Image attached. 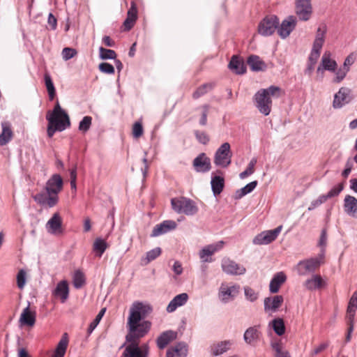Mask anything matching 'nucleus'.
Instances as JSON below:
<instances>
[{
  "label": "nucleus",
  "instance_id": "obj_1",
  "mask_svg": "<svg viewBox=\"0 0 357 357\" xmlns=\"http://www.w3.org/2000/svg\"><path fill=\"white\" fill-rule=\"evenodd\" d=\"M153 307L149 304L142 302H135L130 309V315L128 318L127 327L128 329V340L132 337H144L150 331L151 323L144 320L152 312Z\"/></svg>",
  "mask_w": 357,
  "mask_h": 357
},
{
  "label": "nucleus",
  "instance_id": "obj_2",
  "mask_svg": "<svg viewBox=\"0 0 357 357\" xmlns=\"http://www.w3.org/2000/svg\"><path fill=\"white\" fill-rule=\"evenodd\" d=\"M63 183V179L59 174L52 175L46 183V193H38L33 196V199L40 206L54 207L59 202L58 194L62 190Z\"/></svg>",
  "mask_w": 357,
  "mask_h": 357
},
{
  "label": "nucleus",
  "instance_id": "obj_3",
  "mask_svg": "<svg viewBox=\"0 0 357 357\" xmlns=\"http://www.w3.org/2000/svg\"><path fill=\"white\" fill-rule=\"evenodd\" d=\"M281 95L279 86H271L267 89L259 90L254 96L255 106L262 114L268 116L271 111V97L278 98Z\"/></svg>",
  "mask_w": 357,
  "mask_h": 357
},
{
  "label": "nucleus",
  "instance_id": "obj_4",
  "mask_svg": "<svg viewBox=\"0 0 357 357\" xmlns=\"http://www.w3.org/2000/svg\"><path fill=\"white\" fill-rule=\"evenodd\" d=\"M128 333L126 335V341L128 344L126 347L121 357H148L149 346L147 344L139 346V340L143 337L134 335L131 340H128Z\"/></svg>",
  "mask_w": 357,
  "mask_h": 357
},
{
  "label": "nucleus",
  "instance_id": "obj_5",
  "mask_svg": "<svg viewBox=\"0 0 357 357\" xmlns=\"http://www.w3.org/2000/svg\"><path fill=\"white\" fill-rule=\"evenodd\" d=\"M325 251L326 250L321 249L317 257L300 261L297 264L298 273L305 275L307 273H314L324 263Z\"/></svg>",
  "mask_w": 357,
  "mask_h": 357
},
{
  "label": "nucleus",
  "instance_id": "obj_6",
  "mask_svg": "<svg viewBox=\"0 0 357 357\" xmlns=\"http://www.w3.org/2000/svg\"><path fill=\"white\" fill-rule=\"evenodd\" d=\"M172 209L177 213H184L186 215H194L198 211L195 202L187 197H180L171 199Z\"/></svg>",
  "mask_w": 357,
  "mask_h": 357
},
{
  "label": "nucleus",
  "instance_id": "obj_7",
  "mask_svg": "<svg viewBox=\"0 0 357 357\" xmlns=\"http://www.w3.org/2000/svg\"><path fill=\"white\" fill-rule=\"evenodd\" d=\"M232 153L228 142L223 143L215 151L214 164L223 168L227 167L231 162Z\"/></svg>",
  "mask_w": 357,
  "mask_h": 357
},
{
  "label": "nucleus",
  "instance_id": "obj_8",
  "mask_svg": "<svg viewBox=\"0 0 357 357\" xmlns=\"http://www.w3.org/2000/svg\"><path fill=\"white\" fill-rule=\"evenodd\" d=\"M280 24L279 19L276 15L265 17L259 24L258 32L264 36H271Z\"/></svg>",
  "mask_w": 357,
  "mask_h": 357
},
{
  "label": "nucleus",
  "instance_id": "obj_9",
  "mask_svg": "<svg viewBox=\"0 0 357 357\" xmlns=\"http://www.w3.org/2000/svg\"><path fill=\"white\" fill-rule=\"evenodd\" d=\"M295 13L300 20H309L312 13L311 0H295Z\"/></svg>",
  "mask_w": 357,
  "mask_h": 357
},
{
  "label": "nucleus",
  "instance_id": "obj_10",
  "mask_svg": "<svg viewBox=\"0 0 357 357\" xmlns=\"http://www.w3.org/2000/svg\"><path fill=\"white\" fill-rule=\"evenodd\" d=\"M282 226H278L274 229L264 231L257 234L252 240L255 245H268L274 241L280 234Z\"/></svg>",
  "mask_w": 357,
  "mask_h": 357
},
{
  "label": "nucleus",
  "instance_id": "obj_11",
  "mask_svg": "<svg viewBox=\"0 0 357 357\" xmlns=\"http://www.w3.org/2000/svg\"><path fill=\"white\" fill-rule=\"evenodd\" d=\"M351 90L347 87H341L334 95L333 107L340 109L351 100Z\"/></svg>",
  "mask_w": 357,
  "mask_h": 357
},
{
  "label": "nucleus",
  "instance_id": "obj_12",
  "mask_svg": "<svg viewBox=\"0 0 357 357\" xmlns=\"http://www.w3.org/2000/svg\"><path fill=\"white\" fill-rule=\"evenodd\" d=\"M222 271L227 275H243L246 269L243 266L237 264L229 258H224L221 262Z\"/></svg>",
  "mask_w": 357,
  "mask_h": 357
},
{
  "label": "nucleus",
  "instance_id": "obj_13",
  "mask_svg": "<svg viewBox=\"0 0 357 357\" xmlns=\"http://www.w3.org/2000/svg\"><path fill=\"white\" fill-rule=\"evenodd\" d=\"M296 23L297 18L296 16L289 15L286 17L277 28L278 33L280 38L283 39L287 38L295 29Z\"/></svg>",
  "mask_w": 357,
  "mask_h": 357
},
{
  "label": "nucleus",
  "instance_id": "obj_14",
  "mask_svg": "<svg viewBox=\"0 0 357 357\" xmlns=\"http://www.w3.org/2000/svg\"><path fill=\"white\" fill-rule=\"evenodd\" d=\"M238 289L239 286L238 285L228 286L225 283H222L219 289V298L222 302L228 303L230 300L234 298L238 293Z\"/></svg>",
  "mask_w": 357,
  "mask_h": 357
},
{
  "label": "nucleus",
  "instance_id": "obj_15",
  "mask_svg": "<svg viewBox=\"0 0 357 357\" xmlns=\"http://www.w3.org/2000/svg\"><path fill=\"white\" fill-rule=\"evenodd\" d=\"M197 172L206 173L211 169V159L204 153L199 154L192 162Z\"/></svg>",
  "mask_w": 357,
  "mask_h": 357
},
{
  "label": "nucleus",
  "instance_id": "obj_16",
  "mask_svg": "<svg viewBox=\"0 0 357 357\" xmlns=\"http://www.w3.org/2000/svg\"><path fill=\"white\" fill-rule=\"evenodd\" d=\"M284 302V298L281 295L269 296L264 298V311L269 314L276 312Z\"/></svg>",
  "mask_w": 357,
  "mask_h": 357
},
{
  "label": "nucleus",
  "instance_id": "obj_17",
  "mask_svg": "<svg viewBox=\"0 0 357 357\" xmlns=\"http://www.w3.org/2000/svg\"><path fill=\"white\" fill-rule=\"evenodd\" d=\"M224 244L225 242L223 241H220L215 243L205 246L199 251V255L200 259L204 262L211 261V259L208 257L220 251L223 248Z\"/></svg>",
  "mask_w": 357,
  "mask_h": 357
},
{
  "label": "nucleus",
  "instance_id": "obj_18",
  "mask_svg": "<svg viewBox=\"0 0 357 357\" xmlns=\"http://www.w3.org/2000/svg\"><path fill=\"white\" fill-rule=\"evenodd\" d=\"M177 224L174 220H164L156 225L152 230L151 237H156L165 234L176 228Z\"/></svg>",
  "mask_w": 357,
  "mask_h": 357
},
{
  "label": "nucleus",
  "instance_id": "obj_19",
  "mask_svg": "<svg viewBox=\"0 0 357 357\" xmlns=\"http://www.w3.org/2000/svg\"><path fill=\"white\" fill-rule=\"evenodd\" d=\"M46 119L48 121L47 132L49 137H52L56 131L61 132L70 126L67 125L65 121H59V119L47 117H46Z\"/></svg>",
  "mask_w": 357,
  "mask_h": 357
},
{
  "label": "nucleus",
  "instance_id": "obj_20",
  "mask_svg": "<svg viewBox=\"0 0 357 357\" xmlns=\"http://www.w3.org/2000/svg\"><path fill=\"white\" fill-rule=\"evenodd\" d=\"M36 313L34 310H31L30 308V303H28V305L25 307L20 317V323L22 326H33L36 323Z\"/></svg>",
  "mask_w": 357,
  "mask_h": 357
},
{
  "label": "nucleus",
  "instance_id": "obj_21",
  "mask_svg": "<svg viewBox=\"0 0 357 357\" xmlns=\"http://www.w3.org/2000/svg\"><path fill=\"white\" fill-rule=\"evenodd\" d=\"M177 337V333L172 330L162 332L157 338V347L160 349H165L172 341Z\"/></svg>",
  "mask_w": 357,
  "mask_h": 357
},
{
  "label": "nucleus",
  "instance_id": "obj_22",
  "mask_svg": "<svg viewBox=\"0 0 357 357\" xmlns=\"http://www.w3.org/2000/svg\"><path fill=\"white\" fill-rule=\"evenodd\" d=\"M46 117L53 118V119H59V121H65L67 125H70L68 114L61 107L58 100L56 102L52 112H48Z\"/></svg>",
  "mask_w": 357,
  "mask_h": 357
},
{
  "label": "nucleus",
  "instance_id": "obj_23",
  "mask_svg": "<svg viewBox=\"0 0 357 357\" xmlns=\"http://www.w3.org/2000/svg\"><path fill=\"white\" fill-rule=\"evenodd\" d=\"M344 210L349 216L357 218V199L351 195H346L344 199Z\"/></svg>",
  "mask_w": 357,
  "mask_h": 357
},
{
  "label": "nucleus",
  "instance_id": "obj_24",
  "mask_svg": "<svg viewBox=\"0 0 357 357\" xmlns=\"http://www.w3.org/2000/svg\"><path fill=\"white\" fill-rule=\"evenodd\" d=\"M228 67L237 75H243L246 72V66L243 60L236 55L232 56Z\"/></svg>",
  "mask_w": 357,
  "mask_h": 357
},
{
  "label": "nucleus",
  "instance_id": "obj_25",
  "mask_svg": "<svg viewBox=\"0 0 357 357\" xmlns=\"http://www.w3.org/2000/svg\"><path fill=\"white\" fill-rule=\"evenodd\" d=\"M53 296L59 298L61 303H65L69 296V287L66 280L59 282L52 292Z\"/></svg>",
  "mask_w": 357,
  "mask_h": 357
},
{
  "label": "nucleus",
  "instance_id": "obj_26",
  "mask_svg": "<svg viewBox=\"0 0 357 357\" xmlns=\"http://www.w3.org/2000/svg\"><path fill=\"white\" fill-rule=\"evenodd\" d=\"M261 332L259 330V326H255L249 327L244 333V341L250 345L256 343L260 337Z\"/></svg>",
  "mask_w": 357,
  "mask_h": 357
},
{
  "label": "nucleus",
  "instance_id": "obj_27",
  "mask_svg": "<svg viewBox=\"0 0 357 357\" xmlns=\"http://www.w3.org/2000/svg\"><path fill=\"white\" fill-rule=\"evenodd\" d=\"M188 348L185 342H178L167 351V357H186Z\"/></svg>",
  "mask_w": 357,
  "mask_h": 357
},
{
  "label": "nucleus",
  "instance_id": "obj_28",
  "mask_svg": "<svg viewBox=\"0 0 357 357\" xmlns=\"http://www.w3.org/2000/svg\"><path fill=\"white\" fill-rule=\"evenodd\" d=\"M137 18V8L135 3H131V6L128 11L127 17L123 22L124 30L130 31L134 26Z\"/></svg>",
  "mask_w": 357,
  "mask_h": 357
},
{
  "label": "nucleus",
  "instance_id": "obj_29",
  "mask_svg": "<svg viewBox=\"0 0 357 357\" xmlns=\"http://www.w3.org/2000/svg\"><path fill=\"white\" fill-rule=\"evenodd\" d=\"M287 277L283 272L275 274L269 284V291L272 294L278 292L280 286L286 281Z\"/></svg>",
  "mask_w": 357,
  "mask_h": 357
},
{
  "label": "nucleus",
  "instance_id": "obj_30",
  "mask_svg": "<svg viewBox=\"0 0 357 357\" xmlns=\"http://www.w3.org/2000/svg\"><path fill=\"white\" fill-rule=\"evenodd\" d=\"M188 296L186 293H182L176 295L169 303L167 307L168 312H174L177 307L183 305L188 301Z\"/></svg>",
  "mask_w": 357,
  "mask_h": 357
},
{
  "label": "nucleus",
  "instance_id": "obj_31",
  "mask_svg": "<svg viewBox=\"0 0 357 357\" xmlns=\"http://www.w3.org/2000/svg\"><path fill=\"white\" fill-rule=\"evenodd\" d=\"M2 132L0 134V145L7 144L12 139L13 133L11 129V125L8 121L1 123Z\"/></svg>",
  "mask_w": 357,
  "mask_h": 357
},
{
  "label": "nucleus",
  "instance_id": "obj_32",
  "mask_svg": "<svg viewBox=\"0 0 357 357\" xmlns=\"http://www.w3.org/2000/svg\"><path fill=\"white\" fill-rule=\"evenodd\" d=\"M326 285V282L319 275H312V276L307 279L304 284V286L308 290H315L320 289Z\"/></svg>",
  "mask_w": 357,
  "mask_h": 357
},
{
  "label": "nucleus",
  "instance_id": "obj_33",
  "mask_svg": "<svg viewBox=\"0 0 357 357\" xmlns=\"http://www.w3.org/2000/svg\"><path fill=\"white\" fill-rule=\"evenodd\" d=\"M247 63L252 71H263L266 68V64L257 55H250Z\"/></svg>",
  "mask_w": 357,
  "mask_h": 357
},
{
  "label": "nucleus",
  "instance_id": "obj_34",
  "mask_svg": "<svg viewBox=\"0 0 357 357\" xmlns=\"http://www.w3.org/2000/svg\"><path fill=\"white\" fill-rule=\"evenodd\" d=\"M330 52H325L321 58V66H319L317 71L326 70L331 72H335L337 68V63L335 60L330 58Z\"/></svg>",
  "mask_w": 357,
  "mask_h": 357
},
{
  "label": "nucleus",
  "instance_id": "obj_35",
  "mask_svg": "<svg viewBox=\"0 0 357 357\" xmlns=\"http://www.w3.org/2000/svg\"><path fill=\"white\" fill-rule=\"evenodd\" d=\"M231 346V342L229 340H225L217 344H213L211 346V354L215 356H220L227 351Z\"/></svg>",
  "mask_w": 357,
  "mask_h": 357
},
{
  "label": "nucleus",
  "instance_id": "obj_36",
  "mask_svg": "<svg viewBox=\"0 0 357 357\" xmlns=\"http://www.w3.org/2000/svg\"><path fill=\"white\" fill-rule=\"evenodd\" d=\"M327 32V26L326 24H321L317 28L315 38L312 46L322 48L325 42V36Z\"/></svg>",
  "mask_w": 357,
  "mask_h": 357
},
{
  "label": "nucleus",
  "instance_id": "obj_37",
  "mask_svg": "<svg viewBox=\"0 0 357 357\" xmlns=\"http://www.w3.org/2000/svg\"><path fill=\"white\" fill-rule=\"evenodd\" d=\"M61 219L59 216V213H54L52 217L48 220L46 225L47 229L52 234H56L58 231H60L61 228Z\"/></svg>",
  "mask_w": 357,
  "mask_h": 357
},
{
  "label": "nucleus",
  "instance_id": "obj_38",
  "mask_svg": "<svg viewBox=\"0 0 357 357\" xmlns=\"http://www.w3.org/2000/svg\"><path fill=\"white\" fill-rule=\"evenodd\" d=\"M68 344L67 333H64L59 340L52 357H64Z\"/></svg>",
  "mask_w": 357,
  "mask_h": 357
},
{
  "label": "nucleus",
  "instance_id": "obj_39",
  "mask_svg": "<svg viewBox=\"0 0 357 357\" xmlns=\"http://www.w3.org/2000/svg\"><path fill=\"white\" fill-rule=\"evenodd\" d=\"M211 189L215 196L220 195L225 186V179L220 176H214L211 178Z\"/></svg>",
  "mask_w": 357,
  "mask_h": 357
},
{
  "label": "nucleus",
  "instance_id": "obj_40",
  "mask_svg": "<svg viewBox=\"0 0 357 357\" xmlns=\"http://www.w3.org/2000/svg\"><path fill=\"white\" fill-rule=\"evenodd\" d=\"M257 181H252V182L248 183L243 188L236 190V192L235 193V199H241L245 195L252 192L254 190V189L257 187Z\"/></svg>",
  "mask_w": 357,
  "mask_h": 357
},
{
  "label": "nucleus",
  "instance_id": "obj_41",
  "mask_svg": "<svg viewBox=\"0 0 357 357\" xmlns=\"http://www.w3.org/2000/svg\"><path fill=\"white\" fill-rule=\"evenodd\" d=\"M45 84L48 93L50 100H53L56 96V89L51 76L48 73L44 75Z\"/></svg>",
  "mask_w": 357,
  "mask_h": 357
},
{
  "label": "nucleus",
  "instance_id": "obj_42",
  "mask_svg": "<svg viewBox=\"0 0 357 357\" xmlns=\"http://www.w3.org/2000/svg\"><path fill=\"white\" fill-rule=\"evenodd\" d=\"M270 324L272 325L274 332L278 335L281 336L285 333V325L282 319H274L271 322H270Z\"/></svg>",
  "mask_w": 357,
  "mask_h": 357
},
{
  "label": "nucleus",
  "instance_id": "obj_43",
  "mask_svg": "<svg viewBox=\"0 0 357 357\" xmlns=\"http://www.w3.org/2000/svg\"><path fill=\"white\" fill-rule=\"evenodd\" d=\"M73 281L75 288L80 289L86 281L84 273L79 270L75 271L73 277Z\"/></svg>",
  "mask_w": 357,
  "mask_h": 357
},
{
  "label": "nucleus",
  "instance_id": "obj_44",
  "mask_svg": "<svg viewBox=\"0 0 357 357\" xmlns=\"http://www.w3.org/2000/svg\"><path fill=\"white\" fill-rule=\"evenodd\" d=\"M161 252L162 250L160 248H153L146 252V257L142 259V261L144 262V264H147L159 257Z\"/></svg>",
  "mask_w": 357,
  "mask_h": 357
},
{
  "label": "nucleus",
  "instance_id": "obj_45",
  "mask_svg": "<svg viewBox=\"0 0 357 357\" xmlns=\"http://www.w3.org/2000/svg\"><path fill=\"white\" fill-rule=\"evenodd\" d=\"M107 248V243L102 238H96L93 243V250L98 252V256L101 257Z\"/></svg>",
  "mask_w": 357,
  "mask_h": 357
},
{
  "label": "nucleus",
  "instance_id": "obj_46",
  "mask_svg": "<svg viewBox=\"0 0 357 357\" xmlns=\"http://www.w3.org/2000/svg\"><path fill=\"white\" fill-rule=\"evenodd\" d=\"M99 56L102 60L115 59L116 57V53L113 50L106 49L100 47L99 48Z\"/></svg>",
  "mask_w": 357,
  "mask_h": 357
},
{
  "label": "nucleus",
  "instance_id": "obj_47",
  "mask_svg": "<svg viewBox=\"0 0 357 357\" xmlns=\"http://www.w3.org/2000/svg\"><path fill=\"white\" fill-rule=\"evenodd\" d=\"M271 347L275 352V357H291L287 351L282 349L280 342H273Z\"/></svg>",
  "mask_w": 357,
  "mask_h": 357
},
{
  "label": "nucleus",
  "instance_id": "obj_48",
  "mask_svg": "<svg viewBox=\"0 0 357 357\" xmlns=\"http://www.w3.org/2000/svg\"><path fill=\"white\" fill-rule=\"evenodd\" d=\"M212 84H204L199 87L197 89V90L193 93L192 97L194 99H197L200 98L201 96L206 94L208 90H211L212 89Z\"/></svg>",
  "mask_w": 357,
  "mask_h": 357
},
{
  "label": "nucleus",
  "instance_id": "obj_49",
  "mask_svg": "<svg viewBox=\"0 0 357 357\" xmlns=\"http://www.w3.org/2000/svg\"><path fill=\"white\" fill-rule=\"evenodd\" d=\"M193 132H194L196 139L200 144L206 145L209 142L210 137L206 132L200 131L199 130H195Z\"/></svg>",
  "mask_w": 357,
  "mask_h": 357
},
{
  "label": "nucleus",
  "instance_id": "obj_50",
  "mask_svg": "<svg viewBox=\"0 0 357 357\" xmlns=\"http://www.w3.org/2000/svg\"><path fill=\"white\" fill-rule=\"evenodd\" d=\"M92 118L89 116H85L79 122V130L83 132L88 131L91 126Z\"/></svg>",
  "mask_w": 357,
  "mask_h": 357
},
{
  "label": "nucleus",
  "instance_id": "obj_51",
  "mask_svg": "<svg viewBox=\"0 0 357 357\" xmlns=\"http://www.w3.org/2000/svg\"><path fill=\"white\" fill-rule=\"evenodd\" d=\"M244 293L246 299L250 302H255L258 298L259 296L257 292H256L253 289L248 286L244 287Z\"/></svg>",
  "mask_w": 357,
  "mask_h": 357
},
{
  "label": "nucleus",
  "instance_id": "obj_52",
  "mask_svg": "<svg viewBox=\"0 0 357 357\" xmlns=\"http://www.w3.org/2000/svg\"><path fill=\"white\" fill-rule=\"evenodd\" d=\"M321 50V47H317L315 46H312L310 54L308 58V62L312 63V64H316L318 59L320 56Z\"/></svg>",
  "mask_w": 357,
  "mask_h": 357
},
{
  "label": "nucleus",
  "instance_id": "obj_53",
  "mask_svg": "<svg viewBox=\"0 0 357 357\" xmlns=\"http://www.w3.org/2000/svg\"><path fill=\"white\" fill-rule=\"evenodd\" d=\"M349 70H347L345 68L341 67L336 71V76L333 79L334 83H340L347 76Z\"/></svg>",
  "mask_w": 357,
  "mask_h": 357
},
{
  "label": "nucleus",
  "instance_id": "obj_54",
  "mask_svg": "<svg viewBox=\"0 0 357 357\" xmlns=\"http://www.w3.org/2000/svg\"><path fill=\"white\" fill-rule=\"evenodd\" d=\"M98 69L104 73L106 74H114L115 72L114 66L106 62H103L99 64Z\"/></svg>",
  "mask_w": 357,
  "mask_h": 357
},
{
  "label": "nucleus",
  "instance_id": "obj_55",
  "mask_svg": "<svg viewBox=\"0 0 357 357\" xmlns=\"http://www.w3.org/2000/svg\"><path fill=\"white\" fill-rule=\"evenodd\" d=\"M77 51L70 47H65L62 50V57L65 61H68L75 56Z\"/></svg>",
  "mask_w": 357,
  "mask_h": 357
},
{
  "label": "nucleus",
  "instance_id": "obj_56",
  "mask_svg": "<svg viewBox=\"0 0 357 357\" xmlns=\"http://www.w3.org/2000/svg\"><path fill=\"white\" fill-rule=\"evenodd\" d=\"M26 282V273L24 270H20L17 275V284L19 289L24 288Z\"/></svg>",
  "mask_w": 357,
  "mask_h": 357
},
{
  "label": "nucleus",
  "instance_id": "obj_57",
  "mask_svg": "<svg viewBox=\"0 0 357 357\" xmlns=\"http://www.w3.org/2000/svg\"><path fill=\"white\" fill-rule=\"evenodd\" d=\"M344 189L343 183H339L337 185L334 186L328 193L327 197L330 199L334 197L337 196Z\"/></svg>",
  "mask_w": 357,
  "mask_h": 357
},
{
  "label": "nucleus",
  "instance_id": "obj_58",
  "mask_svg": "<svg viewBox=\"0 0 357 357\" xmlns=\"http://www.w3.org/2000/svg\"><path fill=\"white\" fill-rule=\"evenodd\" d=\"M143 134V127L141 123L135 122L132 127V135L135 138H139Z\"/></svg>",
  "mask_w": 357,
  "mask_h": 357
},
{
  "label": "nucleus",
  "instance_id": "obj_59",
  "mask_svg": "<svg viewBox=\"0 0 357 357\" xmlns=\"http://www.w3.org/2000/svg\"><path fill=\"white\" fill-rule=\"evenodd\" d=\"M202 116L199 120V124L202 126H204L207 124V116L209 109V105H204L202 106Z\"/></svg>",
  "mask_w": 357,
  "mask_h": 357
},
{
  "label": "nucleus",
  "instance_id": "obj_60",
  "mask_svg": "<svg viewBox=\"0 0 357 357\" xmlns=\"http://www.w3.org/2000/svg\"><path fill=\"white\" fill-rule=\"evenodd\" d=\"M355 62V56L351 53L349 55H348L346 59H344V63H343V68H345L347 70H350V66L354 64Z\"/></svg>",
  "mask_w": 357,
  "mask_h": 357
},
{
  "label": "nucleus",
  "instance_id": "obj_61",
  "mask_svg": "<svg viewBox=\"0 0 357 357\" xmlns=\"http://www.w3.org/2000/svg\"><path fill=\"white\" fill-rule=\"evenodd\" d=\"M326 243H327V233H326V230L325 229H324L321 230L320 238H319V243H318L319 246L321 247V249L325 250V247L326 246Z\"/></svg>",
  "mask_w": 357,
  "mask_h": 357
},
{
  "label": "nucleus",
  "instance_id": "obj_62",
  "mask_svg": "<svg viewBox=\"0 0 357 357\" xmlns=\"http://www.w3.org/2000/svg\"><path fill=\"white\" fill-rule=\"evenodd\" d=\"M100 319H98L96 317V318L93 320V321L90 324L88 329H87V333H88V335H90L92 332L94 331V329L96 328V326L98 325V324L100 323Z\"/></svg>",
  "mask_w": 357,
  "mask_h": 357
},
{
  "label": "nucleus",
  "instance_id": "obj_63",
  "mask_svg": "<svg viewBox=\"0 0 357 357\" xmlns=\"http://www.w3.org/2000/svg\"><path fill=\"white\" fill-rule=\"evenodd\" d=\"M48 24L51 26L52 30L56 29L57 26V20L52 13H50L48 15Z\"/></svg>",
  "mask_w": 357,
  "mask_h": 357
},
{
  "label": "nucleus",
  "instance_id": "obj_64",
  "mask_svg": "<svg viewBox=\"0 0 357 357\" xmlns=\"http://www.w3.org/2000/svg\"><path fill=\"white\" fill-rule=\"evenodd\" d=\"M172 269L173 271L178 275H181L183 272L182 265L178 261H176L174 263Z\"/></svg>",
  "mask_w": 357,
  "mask_h": 357
}]
</instances>
